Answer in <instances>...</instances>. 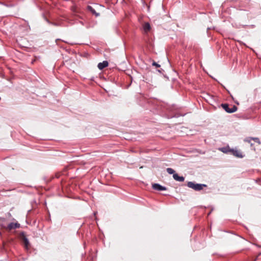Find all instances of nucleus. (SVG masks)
<instances>
[{
    "label": "nucleus",
    "instance_id": "nucleus-1",
    "mask_svg": "<svg viewBox=\"0 0 261 261\" xmlns=\"http://www.w3.org/2000/svg\"><path fill=\"white\" fill-rule=\"evenodd\" d=\"M187 186L195 191H199L203 189L204 187H206L207 185L205 184H197L192 181H189L187 183Z\"/></svg>",
    "mask_w": 261,
    "mask_h": 261
},
{
    "label": "nucleus",
    "instance_id": "nucleus-2",
    "mask_svg": "<svg viewBox=\"0 0 261 261\" xmlns=\"http://www.w3.org/2000/svg\"><path fill=\"white\" fill-rule=\"evenodd\" d=\"M221 106L223 109L228 113H232L235 112L238 109L237 107L234 105L232 106L231 108H229V105L227 103H222Z\"/></svg>",
    "mask_w": 261,
    "mask_h": 261
},
{
    "label": "nucleus",
    "instance_id": "nucleus-3",
    "mask_svg": "<svg viewBox=\"0 0 261 261\" xmlns=\"http://www.w3.org/2000/svg\"><path fill=\"white\" fill-rule=\"evenodd\" d=\"M20 227V225L18 223H10L6 227V229L8 230H11L14 229L18 228Z\"/></svg>",
    "mask_w": 261,
    "mask_h": 261
},
{
    "label": "nucleus",
    "instance_id": "nucleus-4",
    "mask_svg": "<svg viewBox=\"0 0 261 261\" xmlns=\"http://www.w3.org/2000/svg\"><path fill=\"white\" fill-rule=\"evenodd\" d=\"M152 188L155 190L159 191H165L166 190V188L165 187H163L161 186V185L159 184H154L152 186Z\"/></svg>",
    "mask_w": 261,
    "mask_h": 261
},
{
    "label": "nucleus",
    "instance_id": "nucleus-5",
    "mask_svg": "<svg viewBox=\"0 0 261 261\" xmlns=\"http://www.w3.org/2000/svg\"><path fill=\"white\" fill-rule=\"evenodd\" d=\"M143 30L145 34L148 33L151 29V27L149 22H145L143 25Z\"/></svg>",
    "mask_w": 261,
    "mask_h": 261
},
{
    "label": "nucleus",
    "instance_id": "nucleus-6",
    "mask_svg": "<svg viewBox=\"0 0 261 261\" xmlns=\"http://www.w3.org/2000/svg\"><path fill=\"white\" fill-rule=\"evenodd\" d=\"M109 64L108 61H103L102 62L98 63L97 67L100 70L103 69L104 68L107 67Z\"/></svg>",
    "mask_w": 261,
    "mask_h": 261
},
{
    "label": "nucleus",
    "instance_id": "nucleus-7",
    "mask_svg": "<svg viewBox=\"0 0 261 261\" xmlns=\"http://www.w3.org/2000/svg\"><path fill=\"white\" fill-rule=\"evenodd\" d=\"M173 177L174 180L182 182L185 180V178L184 176H180L177 173L173 174Z\"/></svg>",
    "mask_w": 261,
    "mask_h": 261
},
{
    "label": "nucleus",
    "instance_id": "nucleus-8",
    "mask_svg": "<svg viewBox=\"0 0 261 261\" xmlns=\"http://www.w3.org/2000/svg\"><path fill=\"white\" fill-rule=\"evenodd\" d=\"M230 152H232V153L233 154V155H234L237 157H238V158H243V157L241 152H240V151H239L238 150L231 149Z\"/></svg>",
    "mask_w": 261,
    "mask_h": 261
},
{
    "label": "nucleus",
    "instance_id": "nucleus-9",
    "mask_svg": "<svg viewBox=\"0 0 261 261\" xmlns=\"http://www.w3.org/2000/svg\"><path fill=\"white\" fill-rule=\"evenodd\" d=\"M23 241L24 243V248L25 249L28 250L29 249L30 243L29 240L25 236H23Z\"/></svg>",
    "mask_w": 261,
    "mask_h": 261
},
{
    "label": "nucleus",
    "instance_id": "nucleus-10",
    "mask_svg": "<svg viewBox=\"0 0 261 261\" xmlns=\"http://www.w3.org/2000/svg\"><path fill=\"white\" fill-rule=\"evenodd\" d=\"M6 220L4 218H0V225L1 226L6 229L7 225L6 224Z\"/></svg>",
    "mask_w": 261,
    "mask_h": 261
},
{
    "label": "nucleus",
    "instance_id": "nucleus-11",
    "mask_svg": "<svg viewBox=\"0 0 261 261\" xmlns=\"http://www.w3.org/2000/svg\"><path fill=\"white\" fill-rule=\"evenodd\" d=\"M219 150L224 153H227L228 152H230L231 149H229L228 147H222L220 148Z\"/></svg>",
    "mask_w": 261,
    "mask_h": 261
},
{
    "label": "nucleus",
    "instance_id": "nucleus-12",
    "mask_svg": "<svg viewBox=\"0 0 261 261\" xmlns=\"http://www.w3.org/2000/svg\"><path fill=\"white\" fill-rule=\"evenodd\" d=\"M88 9L93 14H95L96 16H98L99 15V14L97 13L96 12L95 10H94V9H93L91 6H88Z\"/></svg>",
    "mask_w": 261,
    "mask_h": 261
},
{
    "label": "nucleus",
    "instance_id": "nucleus-13",
    "mask_svg": "<svg viewBox=\"0 0 261 261\" xmlns=\"http://www.w3.org/2000/svg\"><path fill=\"white\" fill-rule=\"evenodd\" d=\"M166 170H167V172L169 174H173H173H175V171L173 169H172L171 168H167Z\"/></svg>",
    "mask_w": 261,
    "mask_h": 261
},
{
    "label": "nucleus",
    "instance_id": "nucleus-14",
    "mask_svg": "<svg viewBox=\"0 0 261 261\" xmlns=\"http://www.w3.org/2000/svg\"><path fill=\"white\" fill-rule=\"evenodd\" d=\"M252 140V137H248L244 139V141L250 143L251 146H252L253 144L251 143Z\"/></svg>",
    "mask_w": 261,
    "mask_h": 261
},
{
    "label": "nucleus",
    "instance_id": "nucleus-15",
    "mask_svg": "<svg viewBox=\"0 0 261 261\" xmlns=\"http://www.w3.org/2000/svg\"><path fill=\"white\" fill-rule=\"evenodd\" d=\"M252 140L254 141L255 142H256L258 144H260V140H259L258 138L252 137Z\"/></svg>",
    "mask_w": 261,
    "mask_h": 261
},
{
    "label": "nucleus",
    "instance_id": "nucleus-16",
    "mask_svg": "<svg viewBox=\"0 0 261 261\" xmlns=\"http://www.w3.org/2000/svg\"><path fill=\"white\" fill-rule=\"evenodd\" d=\"M152 65L153 66H154L156 67H160V65L158 64L157 63H156L155 62L153 61L152 63Z\"/></svg>",
    "mask_w": 261,
    "mask_h": 261
},
{
    "label": "nucleus",
    "instance_id": "nucleus-17",
    "mask_svg": "<svg viewBox=\"0 0 261 261\" xmlns=\"http://www.w3.org/2000/svg\"><path fill=\"white\" fill-rule=\"evenodd\" d=\"M256 259H257V258H255V259H254V261H256Z\"/></svg>",
    "mask_w": 261,
    "mask_h": 261
}]
</instances>
